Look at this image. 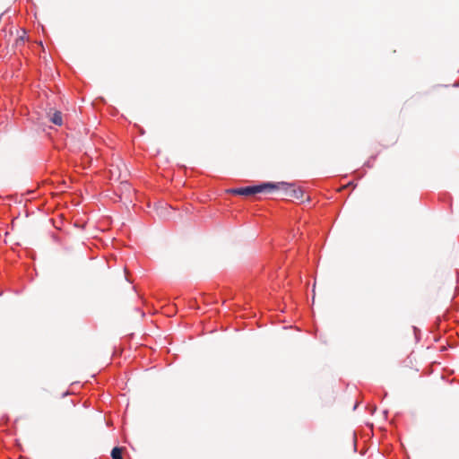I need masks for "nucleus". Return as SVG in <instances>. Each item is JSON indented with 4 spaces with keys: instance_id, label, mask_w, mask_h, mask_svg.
Segmentation results:
<instances>
[{
    "instance_id": "11",
    "label": "nucleus",
    "mask_w": 459,
    "mask_h": 459,
    "mask_svg": "<svg viewBox=\"0 0 459 459\" xmlns=\"http://www.w3.org/2000/svg\"><path fill=\"white\" fill-rule=\"evenodd\" d=\"M66 395H68V391L63 393L62 397H65Z\"/></svg>"
},
{
    "instance_id": "3",
    "label": "nucleus",
    "mask_w": 459,
    "mask_h": 459,
    "mask_svg": "<svg viewBox=\"0 0 459 459\" xmlns=\"http://www.w3.org/2000/svg\"><path fill=\"white\" fill-rule=\"evenodd\" d=\"M290 184V186L288 188V190H283L285 195L297 200L303 201L305 191L301 187H295L294 184Z\"/></svg>"
},
{
    "instance_id": "4",
    "label": "nucleus",
    "mask_w": 459,
    "mask_h": 459,
    "mask_svg": "<svg viewBox=\"0 0 459 459\" xmlns=\"http://www.w3.org/2000/svg\"><path fill=\"white\" fill-rule=\"evenodd\" d=\"M111 457L112 459H124L122 455V448L119 446H115L111 450Z\"/></svg>"
},
{
    "instance_id": "1",
    "label": "nucleus",
    "mask_w": 459,
    "mask_h": 459,
    "mask_svg": "<svg viewBox=\"0 0 459 459\" xmlns=\"http://www.w3.org/2000/svg\"><path fill=\"white\" fill-rule=\"evenodd\" d=\"M290 184L285 181H263L255 185V195L260 193H273L276 190H288Z\"/></svg>"
},
{
    "instance_id": "6",
    "label": "nucleus",
    "mask_w": 459,
    "mask_h": 459,
    "mask_svg": "<svg viewBox=\"0 0 459 459\" xmlns=\"http://www.w3.org/2000/svg\"><path fill=\"white\" fill-rule=\"evenodd\" d=\"M376 159H377V155H371L369 157V159L364 163V167L372 168L373 162L375 161Z\"/></svg>"
},
{
    "instance_id": "2",
    "label": "nucleus",
    "mask_w": 459,
    "mask_h": 459,
    "mask_svg": "<svg viewBox=\"0 0 459 459\" xmlns=\"http://www.w3.org/2000/svg\"><path fill=\"white\" fill-rule=\"evenodd\" d=\"M228 193H230L231 195H244V196L253 195H255V185H249V186H246L230 188L228 190Z\"/></svg>"
},
{
    "instance_id": "10",
    "label": "nucleus",
    "mask_w": 459,
    "mask_h": 459,
    "mask_svg": "<svg viewBox=\"0 0 459 459\" xmlns=\"http://www.w3.org/2000/svg\"><path fill=\"white\" fill-rule=\"evenodd\" d=\"M53 115L57 116V115H62V113H61L60 111H55V112L53 113Z\"/></svg>"
},
{
    "instance_id": "12",
    "label": "nucleus",
    "mask_w": 459,
    "mask_h": 459,
    "mask_svg": "<svg viewBox=\"0 0 459 459\" xmlns=\"http://www.w3.org/2000/svg\"><path fill=\"white\" fill-rule=\"evenodd\" d=\"M358 405H359V404H358V403H356L354 404V406H353V411H355V410L357 409Z\"/></svg>"
},
{
    "instance_id": "9",
    "label": "nucleus",
    "mask_w": 459,
    "mask_h": 459,
    "mask_svg": "<svg viewBox=\"0 0 459 459\" xmlns=\"http://www.w3.org/2000/svg\"><path fill=\"white\" fill-rule=\"evenodd\" d=\"M383 413H384L385 417L386 418V417H387V414H388V411H387V410H384V411H383Z\"/></svg>"
},
{
    "instance_id": "5",
    "label": "nucleus",
    "mask_w": 459,
    "mask_h": 459,
    "mask_svg": "<svg viewBox=\"0 0 459 459\" xmlns=\"http://www.w3.org/2000/svg\"><path fill=\"white\" fill-rule=\"evenodd\" d=\"M56 126H61L63 124L64 117H47Z\"/></svg>"
},
{
    "instance_id": "8",
    "label": "nucleus",
    "mask_w": 459,
    "mask_h": 459,
    "mask_svg": "<svg viewBox=\"0 0 459 459\" xmlns=\"http://www.w3.org/2000/svg\"><path fill=\"white\" fill-rule=\"evenodd\" d=\"M368 408H370L371 414H373L377 410V407L375 405H368Z\"/></svg>"
},
{
    "instance_id": "7",
    "label": "nucleus",
    "mask_w": 459,
    "mask_h": 459,
    "mask_svg": "<svg viewBox=\"0 0 459 459\" xmlns=\"http://www.w3.org/2000/svg\"><path fill=\"white\" fill-rule=\"evenodd\" d=\"M412 329H413V333H414L416 341L418 342L419 341V336H418L419 329L416 326H412Z\"/></svg>"
}]
</instances>
